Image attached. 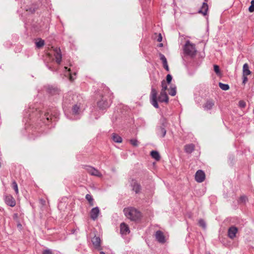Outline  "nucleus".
<instances>
[{
    "mask_svg": "<svg viewBox=\"0 0 254 254\" xmlns=\"http://www.w3.org/2000/svg\"><path fill=\"white\" fill-rule=\"evenodd\" d=\"M125 215L131 221H137L141 217L140 212L133 207H127L124 209Z\"/></svg>",
    "mask_w": 254,
    "mask_h": 254,
    "instance_id": "f257e3e1",
    "label": "nucleus"
},
{
    "mask_svg": "<svg viewBox=\"0 0 254 254\" xmlns=\"http://www.w3.org/2000/svg\"><path fill=\"white\" fill-rule=\"evenodd\" d=\"M184 51L185 54L193 57L195 55L196 50L195 45L191 43L189 41H187L184 46Z\"/></svg>",
    "mask_w": 254,
    "mask_h": 254,
    "instance_id": "f03ea898",
    "label": "nucleus"
},
{
    "mask_svg": "<svg viewBox=\"0 0 254 254\" xmlns=\"http://www.w3.org/2000/svg\"><path fill=\"white\" fill-rule=\"evenodd\" d=\"M157 92L155 88H152L150 95V101L151 104L155 108H158L159 105L157 99Z\"/></svg>",
    "mask_w": 254,
    "mask_h": 254,
    "instance_id": "7ed1b4c3",
    "label": "nucleus"
},
{
    "mask_svg": "<svg viewBox=\"0 0 254 254\" xmlns=\"http://www.w3.org/2000/svg\"><path fill=\"white\" fill-rule=\"evenodd\" d=\"M85 169L87 171V172L92 176L98 177H101L102 176L101 173L98 170L91 166H87L85 167Z\"/></svg>",
    "mask_w": 254,
    "mask_h": 254,
    "instance_id": "20e7f679",
    "label": "nucleus"
},
{
    "mask_svg": "<svg viewBox=\"0 0 254 254\" xmlns=\"http://www.w3.org/2000/svg\"><path fill=\"white\" fill-rule=\"evenodd\" d=\"M205 174L201 170H198L195 175V179L198 183L202 182L205 179Z\"/></svg>",
    "mask_w": 254,
    "mask_h": 254,
    "instance_id": "39448f33",
    "label": "nucleus"
},
{
    "mask_svg": "<svg viewBox=\"0 0 254 254\" xmlns=\"http://www.w3.org/2000/svg\"><path fill=\"white\" fill-rule=\"evenodd\" d=\"M5 202L7 205L14 207L15 205L16 202L14 198L11 195H6L5 196Z\"/></svg>",
    "mask_w": 254,
    "mask_h": 254,
    "instance_id": "423d86ee",
    "label": "nucleus"
},
{
    "mask_svg": "<svg viewBox=\"0 0 254 254\" xmlns=\"http://www.w3.org/2000/svg\"><path fill=\"white\" fill-rule=\"evenodd\" d=\"M238 232V229L235 226L230 227L228 231V236L231 239H234Z\"/></svg>",
    "mask_w": 254,
    "mask_h": 254,
    "instance_id": "0eeeda50",
    "label": "nucleus"
},
{
    "mask_svg": "<svg viewBox=\"0 0 254 254\" xmlns=\"http://www.w3.org/2000/svg\"><path fill=\"white\" fill-rule=\"evenodd\" d=\"M54 55L56 58V62L60 64L62 61V54L61 50L59 48H55L54 49Z\"/></svg>",
    "mask_w": 254,
    "mask_h": 254,
    "instance_id": "6e6552de",
    "label": "nucleus"
},
{
    "mask_svg": "<svg viewBox=\"0 0 254 254\" xmlns=\"http://www.w3.org/2000/svg\"><path fill=\"white\" fill-rule=\"evenodd\" d=\"M155 238L158 242L160 243L165 242V238L163 233L161 231H157L155 233Z\"/></svg>",
    "mask_w": 254,
    "mask_h": 254,
    "instance_id": "1a4fd4ad",
    "label": "nucleus"
},
{
    "mask_svg": "<svg viewBox=\"0 0 254 254\" xmlns=\"http://www.w3.org/2000/svg\"><path fill=\"white\" fill-rule=\"evenodd\" d=\"M100 213L99 208L98 207H95L92 208L90 211V217L93 220H96Z\"/></svg>",
    "mask_w": 254,
    "mask_h": 254,
    "instance_id": "9d476101",
    "label": "nucleus"
},
{
    "mask_svg": "<svg viewBox=\"0 0 254 254\" xmlns=\"http://www.w3.org/2000/svg\"><path fill=\"white\" fill-rule=\"evenodd\" d=\"M120 231L122 235H127L130 232L127 225L125 223H122L120 225Z\"/></svg>",
    "mask_w": 254,
    "mask_h": 254,
    "instance_id": "9b49d317",
    "label": "nucleus"
},
{
    "mask_svg": "<svg viewBox=\"0 0 254 254\" xmlns=\"http://www.w3.org/2000/svg\"><path fill=\"white\" fill-rule=\"evenodd\" d=\"M214 106V101L213 100H207L203 105V108L205 110L208 111L211 110Z\"/></svg>",
    "mask_w": 254,
    "mask_h": 254,
    "instance_id": "f8f14e48",
    "label": "nucleus"
},
{
    "mask_svg": "<svg viewBox=\"0 0 254 254\" xmlns=\"http://www.w3.org/2000/svg\"><path fill=\"white\" fill-rule=\"evenodd\" d=\"M130 184L132 187V190L136 193H137L140 191V186L138 184L136 180L132 179Z\"/></svg>",
    "mask_w": 254,
    "mask_h": 254,
    "instance_id": "ddd939ff",
    "label": "nucleus"
},
{
    "mask_svg": "<svg viewBox=\"0 0 254 254\" xmlns=\"http://www.w3.org/2000/svg\"><path fill=\"white\" fill-rule=\"evenodd\" d=\"M98 106L101 109H104L108 107L109 105L108 102L103 98L97 103Z\"/></svg>",
    "mask_w": 254,
    "mask_h": 254,
    "instance_id": "4468645a",
    "label": "nucleus"
},
{
    "mask_svg": "<svg viewBox=\"0 0 254 254\" xmlns=\"http://www.w3.org/2000/svg\"><path fill=\"white\" fill-rule=\"evenodd\" d=\"M208 9V6L206 2H203L202 3V6L199 9L198 12L202 14L203 15H206L207 14V12Z\"/></svg>",
    "mask_w": 254,
    "mask_h": 254,
    "instance_id": "2eb2a0df",
    "label": "nucleus"
},
{
    "mask_svg": "<svg viewBox=\"0 0 254 254\" xmlns=\"http://www.w3.org/2000/svg\"><path fill=\"white\" fill-rule=\"evenodd\" d=\"M251 73V71L249 70V67L248 64H245L243 67V75H249Z\"/></svg>",
    "mask_w": 254,
    "mask_h": 254,
    "instance_id": "dca6fc26",
    "label": "nucleus"
},
{
    "mask_svg": "<svg viewBox=\"0 0 254 254\" xmlns=\"http://www.w3.org/2000/svg\"><path fill=\"white\" fill-rule=\"evenodd\" d=\"M92 242L95 247L98 248L100 246L101 240L100 238L98 237H94L92 239Z\"/></svg>",
    "mask_w": 254,
    "mask_h": 254,
    "instance_id": "f3484780",
    "label": "nucleus"
},
{
    "mask_svg": "<svg viewBox=\"0 0 254 254\" xmlns=\"http://www.w3.org/2000/svg\"><path fill=\"white\" fill-rule=\"evenodd\" d=\"M194 146L192 144H188L185 146V150L186 152L188 153H191L194 150Z\"/></svg>",
    "mask_w": 254,
    "mask_h": 254,
    "instance_id": "a211bd4d",
    "label": "nucleus"
},
{
    "mask_svg": "<svg viewBox=\"0 0 254 254\" xmlns=\"http://www.w3.org/2000/svg\"><path fill=\"white\" fill-rule=\"evenodd\" d=\"M158 100L160 102H165L167 103L169 101V97L168 95L160 94L158 98Z\"/></svg>",
    "mask_w": 254,
    "mask_h": 254,
    "instance_id": "6ab92c4d",
    "label": "nucleus"
},
{
    "mask_svg": "<svg viewBox=\"0 0 254 254\" xmlns=\"http://www.w3.org/2000/svg\"><path fill=\"white\" fill-rule=\"evenodd\" d=\"M112 138L113 140L115 142L121 143L122 142V137L116 133L112 134Z\"/></svg>",
    "mask_w": 254,
    "mask_h": 254,
    "instance_id": "aec40b11",
    "label": "nucleus"
},
{
    "mask_svg": "<svg viewBox=\"0 0 254 254\" xmlns=\"http://www.w3.org/2000/svg\"><path fill=\"white\" fill-rule=\"evenodd\" d=\"M151 157L156 160L158 161L160 159V156L159 153L156 151H152L150 153Z\"/></svg>",
    "mask_w": 254,
    "mask_h": 254,
    "instance_id": "412c9836",
    "label": "nucleus"
},
{
    "mask_svg": "<svg viewBox=\"0 0 254 254\" xmlns=\"http://www.w3.org/2000/svg\"><path fill=\"white\" fill-rule=\"evenodd\" d=\"M169 94L174 96L176 94V87L175 86H171L169 89Z\"/></svg>",
    "mask_w": 254,
    "mask_h": 254,
    "instance_id": "4be33fe9",
    "label": "nucleus"
},
{
    "mask_svg": "<svg viewBox=\"0 0 254 254\" xmlns=\"http://www.w3.org/2000/svg\"><path fill=\"white\" fill-rule=\"evenodd\" d=\"M219 87L223 90H228L229 89V86L228 84H224L221 82L219 83Z\"/></svg>",
    "mask_w": 254,
    "mask_h": 254,
    "instance_id": "5701e85b",
    "label": "nucleus"
},
{
    "mask_svg": "<svg viewBox=\"0 0 254 254\" xmlns=\"http://www.w3.org/2000/svg\"><path fill=\"white\" fill-rule=\"evenodd\" d=\"M85 198L89 201L90 205H93V199L92 198V196L90 194H86L85 196Z\"/></svg>",
    "mask_w": 254,
    "mask_h": 254,
    "instance_id": "b1692460",
    "label": "nucleus"
},
{
    "mask_svg": "<svg viewBox=\"0 0 254 254\" xmlns=\"http://www.w3.org/2000/svg\"><path fill=\"white\" fill-rule=\"evenodd\" d=\"M80 109V107L78 105H74L72 108V112L74 114H77L79 113Z\"/></svg>",
    "mask_w": 254,
    "mask_h": 254,
    "instance_id": "393cba45",
    "label": "nucleus"
},
{
    "mask_svg": "<svg viewBox=\"0 0 254 254\" xmlns=\"http://www.w3.org/2000/svg\"><path fill=\"white\" fill-rule=\"evenodd\" d=\"M166 133V129L162 127H160L159 128V134L162 137H163L165 136Z\"/></svg>",
    "mask_w": 254,
    "mask_h": 254,
    "instance_id": "a878e982",
    "label": "nucleus"
},
{
    "mask_svg": "<svg viewBox=\"0 0 254 254\" xmlns=\"http://www.w3.org/2000/svg\"><path fill=\"white\" fill-rule=\"evenodd\" d=\"M12 187L13 189H14V190H15V193L16 194H18V186H17L16 182L15 181L12 182Z\"/></svg>",
    "mask_w": 254,
    "mask_h": 254,
    "instance_id": "bb28decb",
    "label": "nucleus"
},
{
    "mask_svg": "<svg viewBox=\"0 0 254 254\" xmlns=\"http://www.w3.org/2000/svg\"><path fill=\"white\" fill-rule=\"evenodd\" d=\"M44 45V41L42 40H40L39 41L36 42V47L38 48H40L43 47Z\"/></svg>",
    "mask_w": 254,
    "mask_h": 254,
    "instance_id": "cd10ccee",
    "label": "nucleus"
},
{
    "mask_svg": "<svg viewBox=\"0 0 254 254\" xmlns=\"http://www.w3.org/2000/svg\"><path fill=\"white\" fill-rule=\"evenodd\" d=\"M214 71L218 75L221 74L220 68L218 65L216 64L214 65Z\"/></svg>",
    "mask_w": 254,
    "mask_h": 254,
    "instance_id": "c85d7f7f",
    "label": "nucleus"
},
{
    "mask_svg": "<svg viewBox=\"0 0 254 254\" xmlns=\"http://www.w3.org/2000/svg\"><path fill=\"white\" fill-rule=\"evenodd\" d=\"M161 86L162 90H166L167 89V84L165 80H163L161 83Z\"/></svg>",
    "mask_w": 254,
    "mask_h": 254,
    "instance_id": "c756f323",
    "label": "nucleus"
},
{
    "mask_svg": "<svg viewBox=\"0 0 254 254\" xmlns=\"http://www.w3.org/2000/svg\"><path fill=\"white\" fill-rule=\"evenodd\" d=\"M249 10L250 12L254 11V0H252L251 2V5L249 7Z\"/></svg>",
    "mask_w": 254,
    "mask_h": 254,
    "instance_id": "7c9ffc66",
    "label": "nucleus"
},
{
    "mask_svg": "<svg viewBox=\"0 0 254 254\" xmlns=\"http://www.w3.org/2000/svg\"><path fill=\"white\" fill-rule=\"evenodd\" d=\"M160 60L162 61L163 64H166V63H167V59L164 55L160 54Z\"/></svg>",
    "mask_w": 254,
    "mask_h": 254,
    "instance_id": "2f4dec72",
    "label": "nucleus"
},
{
    "mask_svg": "<svg viewBox=\"0 0 254 254\" xmlns=\"http://www.w3.org/2000/svg\"><path fill=\"white\" fill-rule=\"evenodd\" d=\"M198 224L200 226L205 229L206 228V224L203 219H200L198 221Z\"/></svg>",
    "mask_w": 254,
    "mask_h": 254,
    "instance_id": "473e14b6",
    "label": "nucleus"
},
{
    "mask_svg": "<svg viewBox=\"0 0 254 254\" xmlns=\"http://www.w3.org/2000/svg\"><path fill=\"white\" fill-rule=\"evenodd\" d=\"M130 143L134 146H137L138 145V142L136 139H132L130 140Z\"/></svg>",
    "mask_w": 254,
    "mask_h": 254,
    "instance_id": "72a5a7b5",
    "label": "nucleus"
},
{
    "mask_svg": "<svg viewBox=\"0 0 254 254\" xmlns=\"http://www.w3.org/2000/svg\"><path fill=\"white\" fill-rule=\"evenodd\" d=\"M172 79V77L170 74H168L166 77V80L168 83H170Z\"/></svg>",
    "mask_w": 254,
    "mask_h": 254,
    "instance_id": "f704fd0d",
    "label": "nucleus"
},
{
    "mask_svg": "<svg viewBox=\"0 0 254 254\" xmlns=\"http://www.w3.org/2000/svg\"><path fill=\"white\" fill-rule=\"evenodd\" d=\"M239 105L241 108H244L246 106V103L244 101H240L239 102Z\"/></svg>",
    "mask_w": 254,
    "mask_h": 254,
    "instance_id": "c9c22d12",
    "label": "nucleus"
},
{
    "mask_svg": "<svg viewBox=\"0 0 254 254\" xmlns=\"http://www.w3.org/2000/svg\"><path fill=\"white\" fill-rule=\"evenodd\" d=\"M247 198L246 196H242L240 198V201L242 202H246V201L247 200Z\"/></svg>",
    "mask_w": 254,
    "mask_h": 254,
    "instance_id": "e433bc0d",
    "label": "nucleus"
},
{
    "mask_svg": "<svg viewBox=\"0 0 254 254\" xmlns=\"http://www.w3.org/2000/svg\"><path fill=\"white\" fill-rule=\"evenodd\" d=\"M43 254H53V253L50 250H46L43 252Z\"/></svg>",
    "mask_w": 254,
    "mask_h": 254,
    "instance_id": "4c0bfd02",
    "label": "nucleus"
},
{
    "mask_svg": "<svg viewBox=\"0 0 254 254\" xmlns=\"http://www.w3.org/2000/svg\"><path fill=\"white\" fill-rule=\"evenodd\" d=\"M243 83L245 84L248 81V78L247 76L243 75Z\"/></svg>",
    "mask_w": 254,
    "mask_h": 254,
    "instance_id": "58836bf2",
    "label": "nucleus"
},
{
    "mask_svg": "<svg viewBox=\"0 0 254 254\" xmlns=\"http://www.w3.org/2000/svg\"><path fill=\"white\" fill-rule=\"evenodd\" d=\"M157 41L158 42H161L162 40V37L161 34H159L158 35V38H157Z\"/></svg>",
    "mask_w": 254,
    "mask_h": 254,
    "instance_id": "ea45409f",
    "label": "nucleus"
},
{
    "mask_svg": "<svg viewBox=\"0 0 254 254\" xmlns=\"http://www.w3.org/2000/svg\"><path fill=\"white\" fill-rule=\"evenodd\" d=\"M163 66L164 67V68L167 70V71H169V66L168 65V64L166 63V64H163Z\"/></svg>",
    "mask_w": 254,
    "mask_h": 254,
    "instance_id": "a19ab883",
    "label": "nucleus"
},
{
    "mask_svg": "<svg viewBox=\"0 0 254 254\" xmlns=\"http://www.w3.org/2000/svg\"><path fill=\"white\" fill-rule=\"evenodd\" d=\"M160 94L164 95H167V94L166 93V90H161Z\"/></svg>",
    "mask_w": 254,
    "mask_h": 254,
    "instance_id": "79ce46f5",
    "label": "nucleus"
},
{
    "mask_svg": "<svg viewBox=\"0 0 254 254\" xmlns=\"http://www.w3.org/2000/svg\"><path fill=\"white\" fill-rule=\"evenodd\" d=\"M69 80L70 81H73L74 80V79L72 78V76H71V75L70 74V76H69Z\"/></svg>",
    "mask_w": 254,
    "mask_h": 254,
    "instance_id": "37998d69",
    "label": "nucleus"
},
{
    "mask_svg": "<svg viewBox=\"0 0 254 254\" xmlns=\"http://www.w3.org/2000/svg\"><path fill=\"white\" fill-rule=\"evenodd\" d=\"M53 91H50V92H51L52 94H54V92L55 91V90H55V89H53Z\"/></svg>",
    "mask_w": 254,
    "mask_h": 254,
    "instance_id": "c03bdc74",
    "label": "nucleus"
},
{
    "mask_svg": "<svg viewBox=\"0 0 254 254\" xmlns=\"http://www.w3.org/2000/svg\"><path fill=\"white\" fill-rule=\"evenodd\" d=\"M100 254H105V253L104 252H100Z\"/></svg>",
    "mask_w": 254,
    "mask_h": 254,
    "instance_id": "a18cd8bd",
    "label": "nucleus"
},
{
    "mask_svg": "<svg viewBox=\"0 0 254 254\" xmlns=\"http://www.w3.org/2000/svg\"><path fill=\"white\" fill-rule=\"evenodd\" d=\"M17 226H18V227H21V225L20 224H18L17 225Z\"/></svg>",
    "mask_w": 254,
    "mask_h": 254,
    "instance_id": "49530a36",
    "label": "nucleus"
},
{
    "mask_svg": "<svg viewBox=\"0 0 254 254\" xmlns=\"http://www.w3.org/2000/svg\"><path fill=\"white\" fill-rule=\"evenodd\" d=\"M47 120H49V117H47Z\"/></svg>",
    "mask_w": 254,
    "mask_h": 254,
    "instance_id": "de8ad7c7",
    "label": "nucleus"
},
{
    "mask_svg": "<svg viewBox=\"0 0 254 254\" xmlns=\"http://www.w3.org/2000/svg\"><path fill=\"white\" fill-rule=\"evenodd\" d=\"M208 0H205V1H207Z\"/></svg>",
    "mask_w": 254,
    "mask_h": 254,
    "instance_id": "09e8293b",
    "label": "nucleus"
}]
</instances>
